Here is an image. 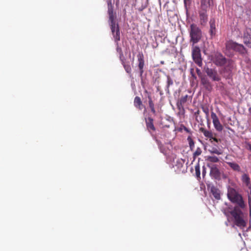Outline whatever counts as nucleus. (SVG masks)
<instances>
[{
  "mask_svg": "<svg viewBox=\"0 0 251 251\" xmlns=\"http://www.w3.org/2000/svg\"><path fill=\"white\" fill-rule=\"evenodd\" d=\"M108 13L111 32L115 42L118 44V42L120 40V32L118 24L116 21V15L113 12V6L111 3H108Z\"/></svg>",
  "mask_w": 251,
  "mask_h": 251,
  "instance_id": "f257e3e1",
  "label": "nucleus"
},
{
  "mask_svg": "<svg viewBox=\"0 0 251 251\" xmlns=\"http://www.w3.org/2000/svg\"><path fill=\"white\" fill-rule=\"evenodd\" d=\"M230 214L234 218L235 224L237 226L243 228L246 226V222L243 218V212L238 206H235Z\"/></svg>",
  "mask_w": 251,
  "mask_h": 251,
  "instance_id": "f03ea898",
  "label": "nucleus"
},
{
  "mask_svg": "<svg viewBox=\"0 0 251 251\" xmlns=\"http://www.w3.org/2000/svg\"><path fill=\"white\" fill-rule=\"evenodd\" d=\"M190 42L194 45L198 43L202 37L201 29L195 24H191L189 29Z\"/></svg>",
  "mask_w": 251,
  "mask_h": 251,
  "instance_id": "7ed1b4c3",
  "label": "nucleus"
},
{
  "mask_svg": "<svg viewBox=\"0 0 251 251\" xmlns=\"http://www.w3.org/2000/svg\"><path fill=\"white\" fill-rule=\"evenodd\" d=\"M226 47L227 50H233L241 54H244L246 52V49L243 45L238 44L232 40L227 41L226 43Z\"/></svg>",
  "mask_w": 251,
  "mask_h": 251,
  "instance_id": "20e7f679",
  "label": "nucleus"
},
{
  "mask_svg": "<svg viewBox=\"0 0 251 251\" xmlns=\"http://www.w3.org/2000/svg\"><path fill=\"white\" fill-rule=\"evenodd\" d=\"M192 55L193 59L195 63L199 67H201L202 65V58L201 56V50L199 47L192 45Z\"/></svg>",
  "mask_w": 251,
  "mask_h": 251,
  "instance_id": "39448f33",
  "label": "nucleus"
},
{
  "mask_svg": "<svg viewBox=\"0 0 251 251\" xmlns=\"http://www.w3.org/2000/svg\"><path fill=\"white\" fill-rule=\"evenodd\" d=\"M205 72L207 76L213 81H220L221 80V76L215 69L209 68L208 67L204 68Z\"/></svg>",
  "mask_w": 251,
  "mask_h": 251,
  "instance_id": "423d86ee",
  "label": "nucleus"
},
{
  "mask_svg": "<svg viewBox=\"0 0 251 251\" xmlns=\"http://www.w3.org/2000/svg\"><path fill=\"white\" fill-rule=\"evenodd\" d=\"M207 9H203L201 8H200L199 11V17H200V24L201 25L204 26L206 25L207 21H208V14H207Z\"/></svg>",
  "mask_w": 251,
  "mask_h": 251,
  "instance_id": "0eeeda50",
  "label": "nucleus"
},
{
  "mask_svg": "<svg viewBox=\"0 0 251 251\" xmlns=\"http://www.w3.org/2000/svg\"><path fill=\"white\" fill-rule=\"evenodd\" d=\"M242 37L244 43L248 47H251V28H246L244 31Z\"/></svg>",
  "mask_w": 251,
  "mask_h": 251,
  "instance_id": "6e6552de",
  "label": "nucleus"
},
{
  "mask_svg": "<svg viewBox=\"0 0 251 251\" xmlns=\"http://www.w3.org/2000/svg\"><path fill=\"white\" fill-rule=\"evenodd\" d=\"M211 118L212 119L214 126L216 130L218 131L221 132L223 130V126L220 122L219 118L216 114L212 112L211 114Z\"/></svg>",
  "mask_w": 251,
  "mask_h": 251,
  "instance_id": "1a4fd4ad",
  "label": "nucleus"
},
{
  "mask_svg": "<svg viewBox=\"0 0 251 251\" xmlns=\"http://www.w3.org/2000/svg\"><path fill=\"white\" fill-rule=\"evenodd\" d=\"M138 68L139 69L140 76L142 78V75L144 73V67L145 65L144 55L143 53H139L137 55Z\"/></svg>",
  "mask_w": 251,
  "mask_h": 251,
  "instance_id": "9d476101",
  "label": "nucleus"
},
{
  "mask_svg": "<svg viewBox=\"0 0 251 251\" xmlns=\"http://www.w3.org/2000/svg\"><path fill=\"white\" fill-rule=\"evenodd\" d=\"M210 176L215 179H218L220 176V173L216 165H212L210 167Z\"/></svg>",
  "mask_w": 251,
  "mask_h": 251,
  "instance_id": "9b49d317",
  "label": "nucleus"
},
{
  "mask_svg": "<svg viewBox=\"0 0 251 251\" xmlns=\"http://www.w3.org/2000/svg\"><path fill=\"white\" fill-rule=\"evenodd\" d=\"M233 203H236L238 204V207L239 208H244L245 207V204L243 200V198L241 195L238 194L236 197L232 201Z\"/></svg>",
  "mask_w": 251,
  "mask_h": 251,
  "instance_id": "f8f14e48",
  "label": "nucleus"
},
{
  "mask_svg": "<svg viewBox=\"0 0 251 251\" xmlns=\"http://www.w3.org/2000/svg\"><path fill=\"white\" fill-rule=\"evenodd\" d=\"M213 5V0H201L200 8L208 10L209 7Z\"/></svg>",
  "mask_w": 251,
  "mask_h": 251,
  "instance_id": "ddd939ff",
  "label": "nucleus"
},
{
  "mask_svg": "<svg viewBox=\"0 0 251 251\" xmlns=\"http://www.w3.org/2000/svg\"><path fill=\"white\" fill-rule=\"evenodd\" d=\"M201 82L204 87L208 91H211L213 88V85L210 80L206 78L202 77L201 79Z\"/></svg>",
  "mask_w": 251,
  "mask_h": 251,
  "instance_id": "4468645a",
  "label": "nucleus"
},
{
  "mask_svg": "<svg viewBox=\"0 0 251 251\" xmlns=\"http://www.w3.org/2000/svg\"><path fill=\"white\" fill-rule=\"evenodd\" d=\"M210 192L216 200H220L221 198L220 191L215 186L212 185L210 186Z\"/></svg>",
  "mask_w": 251,
  "mask_h": 251,
  "instance_id": "2eb2a0df",
  "label": "nucleus"
},
{
  "mask_svg": "<svg viewBox=\"0 0 251 251\" xmlns=\"http://www.w3.org/2000/svg\"><path fill=\"white\" fill-rule=\"evenodd\" d=\"M242 182L245 186L247 187L248 188H251V179L249 176L246 174H244L241 177Z\"/></svg>",
  "mask_w": 251,
  "mask_h": 251,
  "instance_id": "dca6fc26",
  "label": "nucleus"
},
{
  "mask_svg": "<svg viewBox=\"0 0 251 251\" xmlns=\"http://www.w3.org/2000/svg\"><path fill=\"white\" fill-rule=\"evenodd\" d=\"M238 194L236 191L232 188H230L228 189L227 197L231 201H232Z\"/></svg>",
  "mask_w": 251,
  "mask_h": 251,
  "instance_id": "f3484780",
  "label": "nucleus"
},
{
  "mask_svg": "<svg viewBox=\"0 0 251 251\" xmlns=\"http://www.w3.org/2000/svg\"><path fill=\"white\" fill-rule=\"evenodd\" d=\"M210 25V34L211 36H214L216 34V28L215 25V21L214 19H211L209 21Z\"/></svg>",
  "mask_w": 251,
  "mask_h": 251,
  "instance_id": "a211bd4d",
  "label": "nucleus"
},
{
  "mask_svg": "<svg viewBox=\"0 0 251 251\" xmlns=\"http://www.w3.org/2000/svg\"><path fill=\"white\" fill-rule=\"evenodd\" d=\"M188 96L186 95L185 96L182 97L179 101L177 103V107L178 109L181 110L183 109V105L187 101Z\"/></svg>",
  "mask_w": 251,
  "mask_h": 251,
  "instance_id": "6ab92c4d",
  "label": "nucleus"
},
{
  "mask_svg": "<svg viewBox=\"0 0 251 251\" xmlns=\"http://www.w3.org/2000/svg\"><path fill=\"white\" fill-rule=\"evenodd\" d=\"M201 130L205 137L213 139L216 142H218L217 139L213 137V133L212 132L207 130L204 128H201Z\"/></svg>",
  "mask_w": 251,
  "mask_h": 251,
  "instance_id": "aec40b11",
  "label": "nucleus"
},
{
  "mask_svg": "<svg viewBox=\"0 0 251 251\" xmlns=\"http://www.w3.org/2000/svg\"><path fill=\"white\" fill-rule=\"evenodd\" d=\"M226 163L227 164L233 171L238 172L241 171V168L237 163L234 162H226Z\"/></svg>",
  "mask_w": 251,
  "mask_h": 251,
  "instance_id": "412c9836",
  "label": "nucleus"
},
{
  "mask_svg": "<svg viewBox=\"0 0 251 251\" xmlns=\"http://www.w3.org/2000/svg\"><path fill=\"white\" fill-rule=\"evenodd\" d=\"M147 123V127L148 129L150 130H154L155 127L153 124V120L151 118H149L148 121L146 122Z\"/></svg>",
  "mask_w": 251,
  "mask_h": 251,
  "instance_id": "4be33fe9",
  "label": "nucleus"
},
{
  "mask_svg": "<svg viewBox=\"0 0 251 251\" xmlns=\"http://www.w3.org/2000/svg\"><path fill=\"white\" fill-rule=\"evenodd\" d=\"M167 86H166V91L167 93H169V87L173 84V80L171 78V77L169 75H167Z\"/></svg>",
  "mask_w": 251,
  "mask_h": 251,
  "instance_id": "5701e85b",
  "label": "nucleus"
},
{
  "mask_svg": "<svg viewBox=\"0 0 251 251\" xmlns=\"http://www.w3.org/2000/svg\"><path fill=\"white\" fill-rule=\"evenodd\" d=\"M209 151L211 153H215L218 155H220L222 153V150L216 147L211 148V149L209 150Z\"/></svg>",
  "mask_w": 251,
  "mask_h": 251,
  "instance_id": "b1692460",
  "label": "nucleus"
},
{
  "mask_svg": "<svg viewBox=\"0 0 251 251\" xmlns=\"http://www.w3.org/2000/svg\"><path fill=\"white\" fill-rule=\"evenodd\" d=\"M122 60V64L124 67V69L125 70V71H126V72L128 74H130L131 73V68L130 67V66L129 65V64H126L125 63V62L122 59L121 60Z\"/></svg>",
  "mask_w": 251,
  "mask_h": 251,
  "instance_id": "393cba45",
  "label": "nucleus"
},
{
  "mask_svg": "<svg viewBox=\"0 0 251 251\" xmlns=\"http://www.w3.org/2000/svg\"><path fill=\"white\" fill-rule=\"evenodd\" d=\"M134 104L135 106L138 107L142 104L141 99L139 97H136L134 99Z\"/></svg>",
  "mask_w": 251,
  "mask_h": 251,
  "instance_id": "a878e982",
  "label": "nucleus"
},
{
  "mask_svg": "<svg viewBox=\"0 0 251 251\" xmlns=\"http://www.w3.org/2000/svg\"><path fill=\"white\" fill-rule=\"evenodd\" d=\"M207 160L212 163H216L219 161V158L216 156H208Z\"/></svg>",
  "mask_w": 251,
  "mask_h": 251,
  "instance_id": "bb28decb",
  "label": "nucleus"
},
{
  "mask_svg": "<svg viewBox=\"0 0 251 251\" xmlns=\"http://www.w3.org/2000/svg\"><path fill=\"white\" fill-rule=\"evenodd\" d=\"M187 140L189 142V147H190L191 150H193V149L194 148V146H195L194 142L193 141V139L190 137H188L187 138Z\"/></svg>",
  "mask_w": 251,
  "mask_h": 251,
  "instance_id": "cd10ccee",
  "label": "nucleus"
},
{
  "mask_svg": "<svg viewBox=\"0 0 251 251\" xmlns=\"http://www.w3.org/2000/svg\"><path fill=\"white\" fill-rule=\"evenodd\" d=\"M195 173H196V176L197 178H200V166L199 165H197L195 166Z\"/></svg>",
  "mask_w": 251,
  "mask_h": 251,
  "instance_id": "c85d7f7f",
  "label": "nucleus"
},
{
  "mask_svg": "<svg viewBox=\"0 0 251 251\" xmlns=\"http://www.w3.org/2000/svg\"><path fill=\"white\" fill-rule=\"evenodd\" d=\"M202 152L201 150L200 147H198L196 151L194 152L193 155L194 156H198L201 154Z\"/></svg>",
  "mask_w": 251,
  "mask_h": 251,
  "instance_id": "c756f323",
  "label": "nucleus"
},
{
  "mask_svg": "<svg viewBox=\"0 0 251 251\" xmlns=\"http://www.w3.org/2000/svg\"><path fill=\"white\" fill-rule=\"evenodd\" d=\"M117 50L119 53V54H120V58L121 60H122V57H123V53H122V49L120 47L117 46Z\"/></svg>",
  "mask_w": 251,
  "mask_h": 251,
  "instance_id": "7c9ffc66",
  "label": "nucleus"
},
{
  "mask_svg": "<svg viewBox=\"0 0 251 251\" xmlns=\"http://www.w3.org/2000/svg\"><path fill=\"white\" fill-rule=\"evenodd\" d=\"M191 0H184V3L185 8L187 9V7L188 5H190L191 3Z\"/></svg>",
  "mask_w": 251,
  "mask_h": 251,
  "instance_id": "2f4dec72",
  "label": "nucleus"
},
{
  "mask_svg": "<svg viewBox=\"0 0 251 251\" xmlns=\"http://www.w3.org/2000/svg\"><path fill=\"white\" fill-rule=\"evenodd\" d=\"M149 106H150V108L154 107V104H153V102L151 98H150V100L149 101Z\"/></svg>",
  "mask_w": 251,
  "mask_h": 251,
  "instance_id": "473e14b6",
  "label": "nucleus"
},
{
  "mask_svg": "<svg viewBox=\"0 0 251 251\" xmlns=\"http://www.w3.org/2000/svg\"><path fill=\"white\" fill-rule=\"evenodd\" d=\"M221 64H224L226 62V59L222 56L221 55Z\"/></svg>",
  "mask_w": 251,
  "mask_h": 251,
  "instance_id": "72a5a7b5",
  "label": "nucleus"
},
{
  "mask_svg": "<svg viewBox=\"0 0 251 251\" xmlns=\"http://www.w3.org/2000/svg\"><path fill=\"white\" fill-rule=\"evenodd\" d=\"M248 202H249V206H251V198L250 196L248 197Z\"/></svg>",
  "mask_w": 251,
  "mask_h": 251,
  "instance_id": "f704fd0d",
  "label": "nucleus"
},
{
  "mask_svg": "<svg viewBox=\"0 0 251 251\" xmlns=\"http://www.w3.org/2000/svg\"><path fill=\"white\" fill-rule=\"evenodd\" d=\"M205 173H206L205 169L204 168V167H203V170H202V175L204 176Z\"/></svg>",
  "mask_w": 251,
  "mask_h": 251,
  "instance_id": "c9c22d12",
  "label": "nucleus"
},
{
  "mask_svg": "<svg viewBox=\"0 0 251 251\" xmlns=\"http://www.w3.org/2000/svg\"><path fill=\"white\" fill-rule=\"evenodd\" d=\"M158 146H159V147L160 148V150L163 153H164L163 150H162V147H161L160 145V144H158Z\"/></svg>",
  "mask_w": 251,
  "mask_h": 251,
  "instance_id": "e433bc0d",
  "label": "nucleus"
},
{
  "mask_svg": "<svg viewBox=\"0 0 251 251\" xmlns=\"http://www.w3.org/2000/svg\"><path fill=\"white\" fill-rule=\"evenodd\" d=\"M151 112H152L153 113H154L155 111V109L154 108V107H151Z\"/></svg>",
  "mask_w": 251,
  "mask_h": 251,
  "instance_id": "4c0bfd02",
  "label": "nucleus"
},
{
  "mask_svg": "<svg viewBox=\"0 0 251 251\" xmlns=\"http://www.w3.org/2000/svg\"><path fill=\"white\" fill-rule=\"evenodd\" d=\"M249 209H250V216H251V206H249Z\"/></svg>",
  "mask_w": 251,
  "mask_h": 251,
  "instance_id": "58836bf2",
  "label": "nucleus"
},
{
  "mask_svg": "<svg viewBox=\"0 0 251 251\" xmlns=\"http://www.w3.org/2000/svg\"><path fill=\"white\" fill-rule=\"evenodd\" d=\"M223 76H224V77H228V75H223Z\"/></svg>",
  "mask_w": 251,
  "mask_h": 251,
  "instance_id": "ea45409f",
  "label": "nucleus"
},
{
  "mask_svg": "<svg viewBox=\"0 0 251 251\" xmlns=\"http://www.w3.org/2000/svg\"><path fill=\"white\" fill-rule=\"evenodd\" d=\"M249 189L250 190V194L251 195V188H249Z\"/></svg>",
  "mask_w": 251,
  "mask_h": 251,
  "instance_id": "a19ab883",
  "label": "nucleus"
},
{
  "mask_svg": "<svg viewBox=\"0 0 251 251\" xmlns=\"http://www.w3.org/2000/svg\"><path fill=\"white\" fill-rule=\"evenodd\" d=\"M197 72H198V73H199V72H200V70H199V69H197Z\"/></svg>",
  "mask_w": 251,
  "mask_h": 251,
  "instance_id": "79ce46f5",
  "label": "nucleus"
},
{
  "mask_svg": "<svg viewBox=\"0 0 251 251\" xmlns=\"http://www.w3.org/2000/svg\"><path fill=\"white\" fill-rule=\"evenodd\" d=\"M226 159H227V156L226 157Z\"/></svg>",
  "mask_w": 251,
  "mask_h": 251,
  "instance_id": "37998d69",
  "label": "nucleus"
}]
</instances>
